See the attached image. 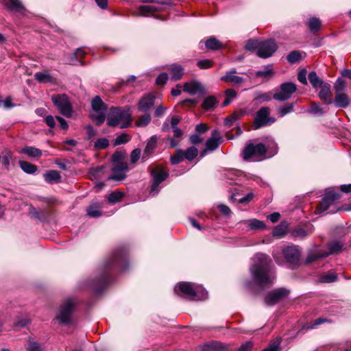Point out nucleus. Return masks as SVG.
Here are the masks:
<instances>
[{
    "instance_id": "f257e3e1",
    "label": "nucleus",
    "mask_w": 351,
    "mask_h": 351,
    "mask_svg": "<svg viewBox=\"0 0 351 351\" xmlns=\"http://www.w3.org/2000/svg\"><path fill=\"white\" fill-rule=\"evenodd\" d=\"M114 267L124 270L127 267V250L121 247L114 251L99 269V276L90 281L88 286L96 293H100L109 282V272Z\"/></svg>"
},
{
    "instance_id": "f03ea898",
    "label": "nucleus",
    "mask_w": 351,
    "mask_h": 351,
    "mask_svg": "<svg viewBox=\"0 0 351 351\" xmlns=\"http://www.w3.org/2000/svg\"><path fill=\"white\" fill-rule=\"evenodd\" d=\"M250 271L254 283L262 287L272 285L276 278L271 270V258L263 253L253 256Z\"/></svg>"
},
{
    "instance_id": "7ed1b4c3",
    "label": "nucleus",
    "mask_w": 351,
    "mask_h": 351,
    "mask_svg": "<svg viewBox=\"0 0 351 351\" xmlns=\"http://www.w3.org/2000/svg\"><path fill=\"white\" fill-rule=\"evenodd\" d=\"M176 294L194 301L204 300L208 298V292L200 285L186 282L178 283L174 288Z\"/></svg>"
},
{
    "instance_id": "20e7f679",
    "label": "nucleus",
    "mask_w": 351,
    "mask_h": 351,
    "mask_svg": "<svg viewBox=\"0 0 351 351\" xmlns=\"http://www.w3.org/2000/svg\"><path fill=\"white\" fill-rule=\"evenodd\" d=\"M107 125L110 127L126 128L131 125L132 116L129 108L112 107L106 117Z\"/></svg>"
},
{
    "instance_id": "39448f33",
    "label": "nucleus",
    "mask_w": 351,
    "mask_h": 351,
    "mask_svg": "<svg viewBox=\"0 0 351 351\" xmlns=\"http://www.w3.org/2000/svg\"><path fill=\"white\" fill-rule=\"evenodd\" d=\"M282 253L285 260L282 259L276 253L273 255L278 265H281L285 261L291 269H295L300 265L301 253L298 246H287L282 250Z\"/></svg>"
},
{
    "instance_id": "423d86ee",
    "label": "nucleus",
    "mask_w": 351,
    "mask_h": 351,
    "mask_svg": "<svg viewBox=\"0 0 351 351\" xmlns=\"http://www.w3.org/2000/svg\"><path fill=\"white\" fill-rule=\"evenodd\" d=\"M267 148L263 143L248 144L243 151V157L245 160L254 158L256 160H260L265 156Z\"/></svg>"
},
{
    "instance_id": "0eeeda50",
    "label": "nucleus",
    "mask_w": 351,
    "mask_h": 351,
    "mask_svg": "<svg viewBox=\"0 0 351 351\" xmlns=\"http://www.w3.org/2000/svg\"><path fill=\"white\" fill-rule=\"evenodd\" d=\"M276 121L275 118L270 117V109L264 106L261 108L256 112L254 118L253 128L258 130L261 128L271 125Z\"/></svg>"
},
{
    "instance_id": "6e6552de",
    "label": "nucleus",
    "mask_w": 351,
    "mask_h": 351,
    "mask_svg": "<svg viewBox=\"0 0 351 351\" xmlns=\"http://www.w3.org/2000/svg\"><path fill=\"white\" fill-rule=\"evenodd\" d=\"M75 302L73 299L66 300L60 306L56 319L62 324H69L71 320V315Z\"/></svg>"
},
{
    "instance_id": "1a4fd4ad",
    "label": "nucleus",
    "mask_w": 351,
    "mask_h": 351,
    "mask_svg": "<svg viewBox=\"0 0 351 351\" xmlns=\"http://www.w3.org/2000/svg\"><path fill=\"white\" fill-rule=\"evenodd\" d=\"M297 90L296 85L293 82L282 83L279 89L275 90L273 98L275 100L285 101L291 98Z\"/></svg>"
},
{
    "instance_id": "9d476101",
    "label": "nucleus",
    "mask_w": 351,
    "mask_h": 351,
    "mask_svg": "<svg viewBox=\"0 0 351 351\" xmlns=\"http://www.w3.org/2000/svg\"><path fill=\"white\" fill-rule=\"evenodd\" d=\"M51 100L62 114L67 117L72 115V107L66 95H54L51 97Z\"/></svg>"
},
{
    "instance_id": "9b49d317",
    "label": "nucleus",
    "mask_w": 351,
    "mask_h": 351,
    "mask_svg": "<svg viewBox=\"0 0 351 351\" xmlns=\"http://www.w3.org/2000/svg\"><path fill=\"white\" fill-rule=\"evenodd\" d=\"M341 195L339 193L335 192L332 190L327 191L322 197V202L317 206L315 213H323L334 204L335 201L339 199Z\"/></svg>"
},
{
    "instance_id": "f8f14e48",
    "label": "nucleus",
    "mask_w": 351,
    "mask_h": 351,
    "mask_svg": "<svg viewBox=\"0 0 351 351\" xmlns=\"http://www.w3.org/2000/svg\"><path fill=\"white\" fill-rule=\"evenodd\" d=\"M243 113L235 112L230 116L228 117L224 120V125L228 128H230L232 126L236 125V134L235 135L232 134L231 131H228L226 134V136L228 139H233L234 137L241 135L242 133V130L241 128L238 125L237 122L240 119V118L243 116Z\"/></svg>"
},
{
    "instance_id": "ddd939ff",
    "label": "nucleus",
    "mask_w": 351,
    "mask_h": 351,
    "mask_svg": "<svg viewBox=\"0 0 351 351\" xmlns=\"http://www.w3.org/2000/svg\"><path fill=\"white\" fill-rule=\"evenodd\" d=\"M151 175L153 178V182L151 186L150 193L152 195H155L159 191V184L167 179L169 173L167 171L156 167L152 171Z\"/></svg>"
},
{
    "instance_id": "4468645a",
    "label": "nucleus",
    "mask_w": 351,
    "mask_h": 351,
    "mask_svg": "<svg viewBox=\"0 0 351 351\" xmlns=\"http://www.w3.org/2000/svg\"><path fill=\"white\" fill-rule=\"evenodd\" d=\"M289 291L285 288H279L269 292L265 298V303L271 306L288 296Z\"/></svg>"
},
{
    "instance_id": "2eb2a0df",
    "label": "nucleus",
    "mask_w": 351,
    "mask_h": 351,
    "mask_svg": "<svg viewBox=\"0 0 351 351\" xmlns=\"http://www.w3.org/2000/svg\"><path fill=\"white\" fill-rule=\"evenodd\" d=\"M277 50V45L274 40L269 39L261 43L259 50L256 54L260 58H267L271 56Z\"/></svg>"
},
{
    "instance_id": "dca6fc26",
    "label": "nucleus",
    "mask_w": 351,
    "mask_h": 351,
    "mask_svg": "<svg viewBox=\"0 0 351 351\" xmlns=\"http://www.w3.org/2000/svg\"><path fill=\"white\" fill-rule=\"evenodd\" d=\"M239 228L243 230H258L265 229L266 226L263 221L252 219L243 220L238 223Z\"/></svg>"
},
{
    "instance_id": "f3484780",
    "label": "nucleus",
    "mask_w": 351,
    "mask_h": 351,
    "mask_svg": "<svg viewBox=\"0 0 351 351\" xmlns=\"http://www.w3.org/2000/svg\"><path fill=\"white\" fill-rule=\"evenodd\" d=\"M112 175L108 180L121 181L125 178V172L128 170L125 162H117L112 167Z\"/></svg>"
},
{
    "instance_id": "a211bd4d",
    "label": "nucleus",
    "mask_w": 351,
    "mask_h": 351,
    "mask_svg": "<svg viewBox=\"0 0 351 351\" xmlns=\"http://www.w3.org/2000/svg\"><path fill=\"white\" fill-rule=\"evenodd\" d=\"M200 351H228L229 345L217 341L205 342L198 346Z\"/></svg>"
},
{
    "instance_id": "6ab92c4d",
    "label": "nucleus",
    "mask_w": 351,
    "mask_h": 351,
    "mask_svg": "<svg viewBox=\"0 0 351 351\" xmlns=\"http://www.w3.org/2000/svg\"><path fill=\"white\" fill-rule=\"evenodd\" d=\"M155 100L156 96L154 94L145 95L138 101V110L143 112H147L154 106Z\"/></svg>"
},
{
    "instance_id": "aec40b11",
    "label": "nucleus",
    "mask_w": 351,
    "mask_h": 351,
    "mask_svg": "<svg viewBox=\"0 0 351 351\" xmlns=\"http://www.w3.org/2000/svg\"><path fill=\"white\" fill-rule=\"evenodd\" d=\"M221 142V136L218 130H213L210 137L206 141L205 146L209 152L215 150Z\"/></svg>"
},
{
    "instance_id": "412c9836",
    "label": "nucleus",
    "mask_w": 351,
    "mask_h": 351,
    "mask_svg": "<svg viewBox=\"0 0 351 351\" xmlns=\"http://www.w3.org/2000/svg\"><path fill=\"white\" fill-rule=\"evenodd\" d=\"M183 90L193 95L197 93H202L204 90V88L200 82L192 80L184 83Z\"/></svg>"
},
{
    "instance_id": "4be33fe9",
    "label": "nucleus",
    "mask_w": 351,
    "mask_h": 351,
    "mask_svg": "<svg viewBox=\"0 0 351 351\" xmlns=\"http://www.w3.org/2000/svg\"><path fill=\"white\" fill-rule=\"evenodd\" d=\"M237 69L233 68L228 71L224 75L221 77V80L231 82L233 84H240L244 82V79L240 76L235 75Z\"/></svg>"
},
{
    "instance_id": "5701e85b",
    "label": "nucleus",
    "mask_w": 351,
    "mask_h": 351,
    "mask_svg": "<svg viewBox=\"0 0 351 351\" xmlns=\"http://www.w3.org/2000/svg\"><path fill=\"white\" fill-rule=\"evenodd\" d=\"M319 88H321V90L318 94L320 99L324 101L326 104H330L332 103L331 99L332 97V92H331V86L328 83L325 82Z\"/></svg>"
},
{
    "instance_id": "b1692460",
    "label": "nucleus",
    "mask_w": 351,
    "mask_h": 351,
    "mask_svg": "<svg viewBox=\"0 0 351 351\" xmlns=\"http://www.w3.org/2000/svg\"><path fill=\"white\" fill-rule=\"evenodd\" d=\"M346 247H345L344 243L340 241H332L328 243V252H325L326 254H328V256L330 254H337L341 252L343 250H346Z\"/></svg>"
},
{
    "instance_id": "393cba45",
    "label": "nucleus",
    "mask_w": 351,
    "mask_h": 351,
    "mask_svg": "<svg viewBox=\"0 0 351 351\" xmlns=\"http://www.w3.org/2000/svg\"><path fill=\"white\" fill-rule=\"evenodd\" d=\"M332 102L337 108H346L350 104V99L346 93H339L335 95Z\"/></svg>"
},
{
    "instance_id": "a878e982",
    "label": "nucleus",
    "mask_w": 351,
    "mask_h": 351,
    "mask_svg": "<svg viewBox=\"0 0 351 351\" xmlns=\"http://www.w3.org/2000/svg\"><path fill=\"white\" fill-rule=\"evenodd\" d=\"M29 215L32 218L38 219L39 221H44L47 219L49 213L47 210H38L34 207L29 206Z\"/></svg>"
},
{
    "instance_id": "bb28decb",
    "label": "nucleus",
    "mask_w": 351,
    "mask_h": 351,
    "mask_svg": "<svg viewBox=\"0 0 351 351\" xmlns=\"http://www.w3.org/2000/svg\"><path fill=\"white\" fill-rule=\"evenodd\" d=\"M158 138L156 136H153L150 138L147 143L144 149V153L142 157L143 160H146L149 156L154 152L157 145Z\"/></svg>"
},
{
    "instance_id": "cd10ccee",
    "label": "nucleus",
    "mask_w": 351,
    "mask_h": 351,
    "mask_svg": "<svg viewBox=\"0 0 351 351\" xmlns=\"http://www.w3.org/2000/svg\"><path fill=\"white\" fill-rule=\"evenodd\" d=\"M171 78L172 80L177 81L182 77L184 74V69L178 64H173L170 68Z\"/></svg>"
},
{
    "instance_id": "c85d7f7f",
    "label": "nucleus",
    "mask_w": 351,
    "mask_h": 351,
    "mask_svg": "<svg viewBox=\"0 0 351 351\" xmlns=\"http://www.w3.org/2000/svg\"><path fill=\"white\" fill-rule=\"evenodd\" d=\"M45 180L50 184L59 182L61 180L60 175L58 171L51 170L44 175Z\"/></svg>"
},
{
    "instance_id": "c756f323",
    "label": "nucleus",
    "mask_w": 351,
    "mask_h": 351,
    "mask_svg": "<svg viewBox=\"0 0 351 351\" xmlns=\"http://www.w3.org/2000/svg\"><path fill=\"white\" fill-rule=\"evenodd\" d=\"M206 47L210 50H218L222 48V43L217 40L215 37L211 36L205 42Z\"/></svg>"
},
{
    "instance_id": "7c9ffc66",
    "label": "nucleus",
    "mask_w": 351,
    "mask_h": 351,
    "mask_svg": "<svg viewBox=\"0 0 351 351\" xmlns=\"http://www.w3.org/2000/svg\"><path fill=\"white\" fill-rule=\"evenodd\" d=\"M35 79L40 83L52 82L53 80V76L47 71H43L36 73L34 75Z\"/></svg>"
},
{
    "instance_id": "2f4dec72",
    "label": "nucleus",
    "mask_w": 351,
    "mask_h": 351,
    "mask_svg": "<svg viewBox=\"0 0 351 351\" xmlns=\"http://www.w3.org/2000/svg\"><path fill=\"white\" fill-rule=\"evenodd\" d=\"M308 78L310 83L311 84L312 86L314 88H317L320 86H322L323 84L325 83V82H324V81L322 79H320L318 77L316 72H315V71H311L308 73Z\"/></svg>"
},
{
    "instance_id": "473e14b6",
    "label": "nucleus",
    "mask_w": 351,
    "mask_h": 351,
    "mask_svg": "<svg viewBox=\"0 0 351 351\" xmlns=\"http://www.w3.org/2000/svg\"><path fill=\"white\" fill-rule=\"evenodd\" d=\"M1 2L10 11L16 12L21 8V3L19 0H0Z\"/></svg>"
},
{
    "instance_id": "72a5a7b5",
    "label": "nucleus",
    "mask_w": 351,
    "mask_h": 351,
    "mask_svg": "<svg viewBox=\"0 0 351 351\" xmlns=\"http://www.w3.org/2000/svg\"><path fill=\"white\" fill-rule=\"evenodd\" d=\"M93 111L106 110V106L99 96L95 97L91 102Z\"/></svg>"
},
{
    "instance_id": "f704fd0d",
    "label": "nucleus",
    "mask_w": 351,
    "mask_h": 351,
    "mask_svg": "<svg viewBox=\"0 0 351 351\" xmlns=\"http://www.w3.org/2000/svg\"><path fill=\"white\" fill-rule=\"evenodd\" d=\"M139 12L142 16H147L149 13L159 12L160 8L156 5H141L138 8Z\"/></svg>"
},
{
    "instance_id": "c9c22d12",
    "label": "nucleus",
    "mask_w": 351,
    "mask_h": 351,
    "mask_svg": "<svg viewBox=\"0 0 351 351\" xmlns=\"http://www.w3.org/2000/svg\"><path fill=\"white\" fill-rule=\"evenodd\" d=\"M106 110L93 111L91 114L92 119L97 125H100L104 122L106 119Z\"/></svg>"
},
{
    "instance_id": "e433bc0d",
    "label": "nucleus",
    "mask_w": 351,
    "mask_h": 351,
    "mask_svg": "<svg viewBox=\"0 0 351 351\" xmlns=\"http://www.w3.org/2000/svg\"><path fill=\"white\" fill-rule=\"evenodd\" d=\"M152 120V117L149 113L145 112V114L139 116L136 121V125L138 127H145L147 126Z\"/></svg>"
},
{
    "instance_id": "4c0bfd02",
    "label": "nucleus",
    "mask_w": 351,
    "mask_h": 351,
    "mask_svg": "<svg viewBox=\"0 0 351 351\" xmlns=\"http://www.w3.org/2000/svg\"><path fill=\"white\" fill-rule=\"evenodd\" d=\"M274 74L273 69L271 65H267L263 69L257 71L256 72V77H262L264 78H269Z\"/></svg>"
},
{
    "instance_id": "58836bf2",
    "label": "nucleus",
    "mask_w": 351,
    "mask_h": 351,
    "mask_svg": "<svg viewBox=\"0 0 351 351\" xmlns=\"http://www.w3.org/2000/svg\"><path fill=\"white\" fill-rule=\"evenodd\" d=\"M87 215L91 217H98L101 215L100 207L97 204L90 205L86 209Z\"/></svg>"
},
{
    "instance_id": "ea45409f",
    "label": "nucleus",
    "mask_w": 351,
    "mask_h": 351,
    "mask_svg": "<svg viewBox=\"0 0 351 351\" xmlns=\"http://www.w3.org/2000/svg\"><path fill=\"white\" fill-rule=\"evenodd\" d=\"M217 104V99L214 96H209L204 99L202 102V106L206 110H210L213 108Z\"/></svg>"
},
{
    "instance_id": "a19ab883",
    "label": "nucleus",
    "mask_w": 351,
    "mask_h": 351,
    "mask_svg": "<svg viewBox=\"0 0 351 351\" xmlns=\"http://www.w3.org/2000/svg\"><path fill=\"white\" fill-rule=\"evenodd\" d=\"M308 27L311 32H317L320 29L321 21L316 17L311 18L308 22Z\"/></svg>"
},
{
    "instance_id": "79ce46f5",
    "label": "nucleus",
    "mask_w": 351,
    "mask_h": 351,
    "mask_svg": "<svg viewBox=\"0 0 351 351\" xmlns=\"http://www.w3.org/2000/svg\"><path fill=\"white\" fill-rule=\"evenodd\" d=\"M23 154H26L31 157L37 158L41 156L42 152L34 147H23Z\"/></svg>"
},
{
    "instance_id": "37998d69",
    "label": "nucleus",
    "mask_w": 351,
    "mask_h": 351,
    "mask_svg": "<svg viewBox=\"0 0 351 351\" xmlns=\"http://www.w3.org/2000/svg\"><path fill=\"white\" fill-rule=\"evenodd\" d=\"M346 82L342 78H338L334 85V90L336 94L345 93Z\"/></svg>"
},
{
    "instance_id": "c03bdc74",
    "label": "nucleus",
    "mask_w": 351,
    "mask_h": 351,
    "mask_svg": "<svg viewBox=\"0 0 351 351\" xmlns=\"http://www.w3.org/2000/svg\"><path fill=\"white\" fill-rule=\"evenodd\" d=\"M124 196V193L120 191H114L112 192L108 197V200L110 204H115L121 200L123 197Z\"/></svg>"
},
{
    "instance_id": "a18cd8bd",
    "label": "nucleus",
    "mask_w": 351,
    "mask_h": 351,
    "mask_svg": "<svg viewBox=\"0 0 351 351\" xmlns=\"http://www.w3.org/2000/svg\"><path fill=\"white\" fill-rule=\"evenodd\" d=\"M184 157L188 160H193L198 154L197 149L194 147H189L186 151L184 152Z\"/></svg>"
},
{
    "instance_id": "49530a36",
    "label": "nucleus",
    "mask_w": 351,
    "mask_h": 351,
    "mask_svg": "<svg viewBox=\"0 0 351 351\" xmlns=\"http://www.w3.org/2000/svg\"><path fill=\"white\" fill-rule=\"evenodd\" d=\"M328 254H326L325 253H321V252H311L308 254L306 259V263H311L313 261H315L316 260L322 258L327 257Z\"/></svg>"
},
{
    "instance_id": "de8ad7c7",
    "label": "nucleus",
    "mask_w": 351,
    "mask_h": 351,
    "mask_svg": "<svg viewBox=\"0 0 351 351\" xmlns=\"http://www.w3.org/2000/svg\"><path fill=\"white\" fill-rule=\"evenodd\" d=\"M236 195L233 194L230 196V200L232 202L237 201L239 204H246L250 202L254 197V194L252 193H250L247 194L245 197H241L239 199L235 198Z\"/></svg>"
},
{
    "instance_id": "09e8293b",
    "label": "nucleus",
    "mask_w": 351,
    "mask_h": 351,
    "mask_svg": "<svg viewBox=\"0 0 351 351\" xmlns=\"http://www.w3.org/2000/svg\"><path fill=\"white\" fill-rule=\"evenodd\" d=\"M302 58V53L298 51H293L287 56V60L290 63H295L300 61Z\"/></svg>"
},
{
    "instance_id": "8fccbe9b",
    "label": "nucleus",
    "mask_w": 351,
    "mask_h": 351,
    "mask_svg": "<svg viewBox=\"0 0 351 351\" xmlns=\"http://www.w3.org/2000/svg\"><path fill=\"white\" fill-rule=\"evenodd\" d=\"M261 43V42H260L257 40H250L245 44V49L248 51H252L254 49H257V51H258L259 48H260Z\"/></svg>"
},
{
    "instance_id": "3c124183",
    "label": "nucleus",
    "mask_w": 351,
    "mask_h": 351,
    "mask_svg": "<svg viewBox=\"0 0 351 351\" xmlns=\"http://www.w3.org/2000/svg\"><path fill=\"white\" fill-rule=\"evenodd\" d=\"M184 158V151L178 149L176 154L173 156H171V161L173 165H176L182 161Z\"/></svg>"
},
{
    "instance_id": "603ef678",
    "label": "nucleus",
    "mask_w": 351,
    "mask_h": 351,
    "mask_svg": "<svg viewBox=\"0 0 351 351\" xmlns=\"http://www.w3.org/2000/svg\"><path fill=\"white\" fill-rule=\"evenodd\" d=\"M321 279L322 282L329 283L336 281L337 276L334 272L329 271L322 275Z\"/></svg>"
},
{
    "instance_id": "864d4df0",
    "label": "nucleus",
    "mask_w": 351,
    "mask_h": 351,
    "mask_svg": "<svg viewBox=\"0 0 351 351\" xmlns=\"http://www.w3.org/2000/svg\"><path fill=\"white\" fill-rule=\"evenodd\" d=\"M293 104H289L278 108V112L280 114V117H284L285 115L291 113L293 110Z\"/></svg>"
},
{
    "instance_id": "5fc2aeb1",
    "label": "nucleus",
    "mask_w": 351,
    "mask_h": 351,
    "mask_svg": "<svg viewBox=\"0 0 351 351\" xmlns=\"http://www.w3.org/2000/svg\"><path fill=\"white\" fill-rule=\"evenodd\" d=\"M37 171V167L33 164L23 161V172L34 174Z\"/></svg>"
},
{
    "instance_id": "6e6d98bb",
    "label": "nucleus",
    "mask_w": 351,
    "mask_h": 351,
    "mask_svg": "<svg viewBox=\"0 0 351 351\" xmlns=\"http://www.w3.org/2000/svg\"><path fill=\"white\" fill-rule=\"evenodd\" d=\"M130 136L127 134H122L114 139V145H119L126 143L130 141Z\"/></svg>"
},
{
    "instance_id": "4d7b16f0",
    "label": "nucleus",
    "mask_w": 351,
    "mask_h": 351,
    "mask_svg": "<svg viewBox=\"0 0 351 351\" xmlns=\"http://www.w3.org/2000/svg\"><path fill=\"white\" fill-rule=\"evenodd\" d=\"M109 145V141L106 138H101L95 142V147L99 149L106 148Z\"/></svg>"
},
{
    "instance_id": "13d9d810",
    "label": "nucleus",
    "mask_w": 351,
    "mask_h": 351,
    "mask_svg": "<svg viewBox=\"0 0 351 351\" xmlns=\"http://www.w3.org/2000/svg\"><path fill=\"white\" fill-rule=\"evenodd\" d=\"M27 351H42L43 349L40 345L32 339H29L28 341V347L27 348Z\"/></svg>"
},
{
    "instance_id": "bf43d9fd",
    "label": "nucleus",
    "mask_w": 351,
    "mask_h": 351,
    "mask_svg": "<svg viewBox=\"0 0 351 351\" xmlns=\"http://www.w3.org/2000/svg\"><path fill=\"white\" fill-rule=\"evenodd\" d=\"M308 112L312 114H323L324 112L323 109L321 108L320 104L315 102L312 104Z\"/></svg>"
},
{
    "instance_id": "052dcab7",
    "label": "nucleus",
    "mask_w": 351,
    "mask_h": 351,
    "mask_svg": "<svg viewBox=\"0 0 351 351\" xmlns=\"http://www.w3.org/2000/svg\"><path fill=\"white\" fill-rule=\"evenodd\" d=\"M202 134L194 132V134H191L189 137V140L191 143L192 144H199L204 141V138L202 137Z\"/></svg>"
},
{
    "instance_id": "680f3d73",
    "label": "nucleus",
    "mask_w": 351,
    "mask_h": 351,
    "mask_svg": "<svg viewBox=\"0 0 351 351\" xmlns=\"http://www.w3.org/2000/svg\"><path fill=\"white\" fill-rule=\"evenodd\" d=\"M286 232L285 227L282 225L278 226L273 230V234L278 238L282 237Z\"/></svg>"
},
{
    "instance_id": "e2e57ef3",
    "label": "nucleus",
    "mask_w": 351,
    "mask_h": 351,
    "mask_svg": "<svg viewBox=\"0 0 351 351\" xmlns=\"http://www.w3.org/2000/svg\"><path fill=\"white\" fill-rule=\"evenodd\" d=\"M141 151L140 149H134L130 154L131 163L135 164L140 158Z\"/></svg>"
},
{
    "instance_id": "0e129e2a",
    "label": "nucleus",
    "mask_w": 351,
    "mask_h": 351,
    "mask_svg": "<svg viewBox=\"0 0 351 351\" xmlns=\"http://www.w3.org/2000/svg\"><path fill=\"white\" fill-rule=\"evenodd\" d=\"M271 94L270 93H261L256 97V99L260 102H267L271 100Z\"/></svg>"
},
{
    "instance_id": "69168bd1",
    "label": "nucleus",
    "mask_w": 351,
    "mask_h": 351,
    "mask_svg": "<svg viewBox=\"0 0 351 351\" xmlns=\"http://www.w3.org/2000/svg\"><path fill=\"white\" fill-rule=\"evenodd\" d=\"M169 79L168 74L166 73H162L158 75L156 79V83L158 85H164L167 83Z\"/></svg>"
},
{
    "instance_id": "338daca9",
    "label": "nucleus",
    "mask_w": 351,
    "mask_h": 351,
    "mask_svg": "<svg viewBox=\"0 0 351 351\" xmlns=\"http://www.w3.org/2000/svg\"><path fill=\"white\" fill-rule=\"evenodd\" d=\"M293 237L304 239L307 235V232L303 228H297L292 232Z\"/></svg>"
},
{
    "instance_id": "774afa93",
    "label": "nucleus",
    "mask_w": 351,
    "mask_h": 351,
    "mask_svg": "<svg viewBox=\"0 0 351 351\" xmlns=\"http://www.w3.org/2000/svg\"><path fill=\"white\" fill-rule=\"evenodd\" d=\"M280 341L279 340L274 341L272 342L267 348L263 351H279L280 350Z\"/></svg>"
}]
</instances>
